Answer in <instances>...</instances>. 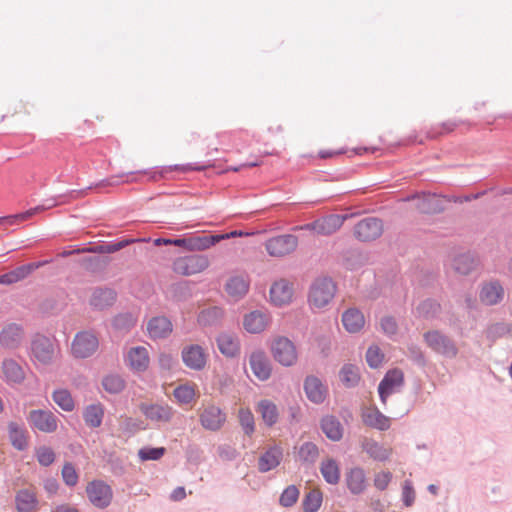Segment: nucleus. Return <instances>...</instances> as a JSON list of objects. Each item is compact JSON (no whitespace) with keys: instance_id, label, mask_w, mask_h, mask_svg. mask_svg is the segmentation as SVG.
I'll return each instance as SVG.
<instances>
[{"instance_id":"57","label":"nucleus","mask_w":512,"mask_h":512,"mask_svg":"<svg viewBox=\"0 0 512 512\" xmlns=\"http://www.w3.org/2000/svg\"><path fill=\"white\" fill-rule=\"evenodd\" d=\"M62 479L68 487H74L78 483L79 476L72 463L67 462L64 464L62 468Z\"/></svg>"},{"instance_id":"61","label":"nucleus","mask_w":512,"mask_h":512,"mask_svg":"<svg viewBox=\"0 0 512 512\" xmlns=\"http://www.w3.org/2000/svg\"><path fill=\"white\" fill-rule=\"evenodd\" d=\"M407 356L414 364L418 365L419 367L426 366V357L419 346L414 344L410 345L408 347Z\"/></svg>"},{"instance_id":"41","label":"nucleus","mask_w":512,"mask_h":512,"mask_svg":"<svg viewBox=\"0 0 512 512\" xmlns=\"http://www.w3.org/2000/svg\"><path fill=\"white\" fill-rule=\"evenodd\" d=\"M362 421L366 426L371 428L386 431L390 428V420L378 408H374L369 412L362 414Z\"/></svg>"},{"instance_id":"42","label":"nucleus","mask_w":512,"mask_h":512,"mask_svg":"<svg viewBox=\"0 0 512 512\" xmlns=\"http://www.w3.org/2000/svg\"><path fill=\"white\" fill-rule=\"evenodd\" d=\"M478 265V259L470 252L458 255L453 260V267L461 275H468Z\"/></svg>"},{"instance_id":"13","label":"nucleus","mask_w":512,"mask_h":512,"mask_svg":"<svg viewBox=\"0 0 512 512\" xmlns=\"http://www.w3.org/2000/svg\"><path fill=\"white\" fill-rule=\"evenodd\" d=\"M181 358L184 365L194 371H201L206 367L208 354L199 344H190L183 347Z\"/></svg>"},{"instance_id":"17","label":"nucleus","mask_w":512,"mask_h":512,"mask_svg":"<svg viewBox=\"0 0 512 512\" xmlns=\"http://www.w3.org/2000/svg\"><path fill=\"white\" fill-rule=\"evenodd\" d=\"M303 388L308 400L314 404H322L328 396L327 386L314 375L304 379Z\"/></svg>"},{"instance_id":"59","label":"nucleus","mask_w":512,"mask_h":512,"mask_svg":"<svg viewBox=\"0 0 512 512\" xmlns=\"http://www.w3.org/2000/svg\"><path fill=\"white\" fill-rule=\"evenodd\" d=\"M38 210H39V207H36V208L29 209L27 211H24V212H21L18 214L0 217V224L7 223L9 225H14L19 221H25V220L29 219L30 217H32Z\"/></svg>"},{"instance_id":"63","label":"nucleus","mask_w":512,"mask_h":512,"mask_svg":"<svg viewBox=\"0 0 512 512\" xmlns=\"http://www.w3.org/2000/svg\"><path fill=\"white\" fill-rule=\"evenodd\" d=\"M217 453L218 456L224 461H233L239 456L238 451L234 447L227 444L219 445L217 447Z\"/></svg>"},{"instance_id":"5","label":"nucleus","mask_w":512,"mask_h":512,"mask_svg":"<svg viewBox=\"0 0 512 512\" xmlns=\"http://www.w3.org/2000/svg\"><path fill=\"white\" fill-rule=\"evenodd\" d=\"M99 347V339L91 330L79 331L76 333L71 351L75 358L85 359L91 357Z\"/></svg>"},{"instance_id":"38","label":"nucleus","mask_w":512,"mask_h":512,"mask_svg":"<svg viewBox=\"0 0 512 512\" xmlns=\"http://www.w3.org/2000/svg\"><path fill=\"white\" fill-rule=\"evenodd\" d=\"M38 504L36 494L29 489H20L15 495V505L18 512H35Z\"/></svg>"},{"instance_id":"26","label":"nucleus","mask_w":512,"mask_h":512,"mask_svg":"<svg viewBox=\"0 0 512 512\" xmlns=\"http://www.w3.org/2000/svg\"><path fill=\"white\" fill-rule=\"evenodd\" d=\"M504 288L498 280L485 283L479 293L480 301L486 306H493L502 301Z\"/></svg>"},{"instance_id":"51","label":"nucleus","mask_w":512,"mask_h":512,"mask_svg":"<svg viewBox=\"0 0 512 512\" xmlns=\"http://www.w3.org/2000/svg\"><path fill=\"white\" fill-rule=\"evenodd\" d=\"M299 495L300 491L297 486L289 485L282 491L279 497V504L285 508L292 507L297 502Z\"/></svg>"},{"instance_id":"31","label":"nucleus","mask_w":512,"mask_h":512,"mask_svg":"<svg viewBox=\"0 0 512 512\" xmlns=\"http://www.w3.org/2000/svg\"><path fill=\"white\" fill-rule=\"evenodd\" d=\"M360 446L374 461L384 462L391 456V450L385 448L381 443L368 437L360 440Z\"/></svg>"},{"instance_id":"1","label":"nucleus","mask_w":512,"mask_h":512,"mask_svg":"<svg viewBox=\"0 0 512 512\" xmlns=\"http://www.w3.org/2000/svg\"><path fill=\"white\" fill-rule=\"evenodd\" d=\"M335 293L336 285L331 278H317L314 280L309 290V304L312 308L321 309L331 302Z\"/></svg>"},{"instance_id":"27","label":"nucleus","mask_w":512,"mask_h":512,"mask_svg":"<svg viewBox=\"0 0 512 512\" xmlns=\"http://www.w3.org/2000/svg\"><path fill=\"white\" fill-rule=\"evenodd\" d=\"M345 482L349 492L353 495L362 494L366 487L365 471L361 467H353L345 473Z\"/></svg>"},{"instance_id":"47","label":"nucleus","mask_w":512,"mask_h":512,"mask_svg":"<svg viewBox=\"0 0 512 512\" xmlns=\"http://www.w3.org/2000/svg\"><path fill=\"white\" fill-rule=\"evenodd\" d=\"M416 310L420 317L425 319H434L439 315L441 305L437 300L428 298L421 301Z\"/></svg>"},{"instance_id":"60","label":"nucleus","mask_w":512,"mask_h":512,"mask_svg":"<svg viewBox=\"0 0 512 512\" xmlns=\"http://www.w3.org/2000/svg\"><path fill=\"white\" fill-rule=\"evenodd\" d=\"M415 490L411 480H405L402 486V502L405 507H411L415 502Z\"/></svg>"},{"instance_id":"52","label":"nucleus","mask_w":512,"mask_h":512,"mask_svg":"<svg viewBox=\"0 0 512 512\" xmlns=\"http://www.w3.org/2000/svg\"><path fill=\"white\" fill-rule=\"evenodd\" d=\"M35 456L38 463L43 467L52 465L56 458L53 449L45 445L39 446L35 449Z\"/></svg>"},{"instance_id":"54","label":"nucleus","mask_w":512,"mask_h":512,"mask_svg":"<svg viewBox=\"0 0 512 512\" xmlns=\"http://www.w3.org/2000/svg\"><path fill=\"white\" fill-rule=\"evenodd\" d=\"M112 326L117 330H130L134 326V318L131 313H120L113 318Z\"/></svg>"},{"instance_id":"23","label":"nucleus","mask_w":512,"mask_h":512,"mask_svg":"<svg viewBox=\"0 0 512 512\" xmlns=\"http://www.w3.org/2000/svg\"><path fill=\"white\" fill-rule=\"evenodd\" d=\"M249 287V277L245 274H240L229 277L224 289L231 298L238 301L248 293Z\"/></svg>"},{"instance_id":"10","label":"nucleus","mask_w":512,"mask_h":512,"mask_svg":"<svg viewBox=\"0 0 512 512\" xmlns=\"http://www.w3.org/2000/svg\"><path fill=\"white\" fill-rule=\"evenodd\" d=\"M298 246V238L293 234H282L269 238L265 242L266 251L270 256L283 257L293 251Z\"/></svg>"},{"instance_id":"4","label":"nucleus","mask_w":512,"mask_h":512,"mask_svg":"<svg viewBox=\"0 0 512 512\" xmlns=\"http://www.w3.org/2000/svg\"><path fill=\"white\" fill-rule=\"evenodd\" d=\"M210 261L206 255L191 254L183 257H178L173 261V271L182 276H190L200 273L207 269Z\"/></svg>"},{"instance_id":"6","label":"nucleus","mask_w":512,"mask_h":512,"mask_svg":"<svg viewBox=\"0 0 512 512\" xmlns=\"http://www.w3.org/2000/svg\"><path fill=\"white\" fill-rule=\"evenodd\" d=\"M271 352L275 361L285 367L294 365L298 358L296 346L284 336H279L272 341Z\"/></svg>"},{"instance_id":"32","label":"nucleus","mask_w":512,"mask_h":512,"mask_svg":"<svg viewBox=\"0 0 512 512\" xmlns=\"http://www.w3.org/2000/svg\"><path fill=\"white\" fill-rule=\"evenodd\" d=\"M127 362L131 370L144 372L149 366L148 350L143 346L132 347L127 354Z\"/></svg>"},{"instance_id":"24","label":"nucleus","mask_w":512,"mask_h":512,"mask_svg":"<svg viewBox=\"0 0 512 512\" xmlns=\"http://www.w3.org/2000/svg\"><path fill=\"white\" fill-rule=\"evenodd\" d=\"M173 330L172 322L165 316L152 317L147 323L148 335L153 340L169 337Z\"/></svg>"},{"instance_id":"49","label":"nucleus","mask_w":512,"mask_h":512,"mask_svg":"<svg viewBox=\"0 0 512 512\" xmlns=\"http://www.w3.org/2000/svg\"><path fill=\"white\" fill-rule=\"evenodd\" d=\"M53 401L64 411L71 412L74 407V399L71 393L66 389H57L52 395Z\"/></svg>"},{"instance_id":"14","label":"nucleus","mask_w":512,"mask_h":512,"mask_svg":"<svg viewBox=\"0 0 512 512\" xmlns=\"http://www.w3.org/2000/svg\"><path fill=\"white\" fill-rule=\"evenodd\" d=\"M404 384V373L400 369L389 370L378 385V394L383 404H386L390 395L395 392V388Z\"/></svg>"},{"instance_id":"2","label":"nucleus","mask_w":512,"mask_h":512,"mask_svg":"<svg viewBox=\"0 0 512 512\" xmlns=\"http://www.w3.org/2000/svg\"><path fill=\"white\" fill-rule=\"evenodd\" d=\"M29 354L34 364L48 366L55 357V344L49 337L37 333L31 339Z\"/></svg>"},{"instance_id":"43","label":"nucleus","mask_w":512,"mask_h":512,"mask_svg":"<svg viewBox=\"0 0 512 512\" xmlns=\"http://www.w3.org/2000/svg\"><path fill=\"white\" fill-rule=\"evenodd\" d=\"M101 385L105 392L111 395H118L126 388V381L121 375L110 373L102 378Z\"/></svg>"},{"instance_id":"16","label":"nucleus","mask_w":512,"mask_h":512,"mask_svg":"<svg viewBox=\"0 0 512 512\" xmlns=\"http://www.w3.org/2000/svg\"><path fill=\"white\" fill-rule=\"evenodd\" d=\"M50 260H42L27 263L16 267L15 269L0 275V284L11 285L27 278L35 270L48 264Z\"/></svg>"},{"instance_id":"56","label":"nucleus","mask_w":512,"mask_h":512,"mask_svg":"<svg viewBox=\"0 0 512 512\" xmlns=\"http://www.w3.org/2000/svg\"><path fill=\"white\" fill-rule=\"evenodd\" d=\"M196 250L203 251L209 249L221 241L222 236L215 235H195Z\"/></svg>"},{"instance_id":"15","label":"nucleus","mask_w":512,"mask_h":512,"mask_svg":"<svg viewBox=\"0 0 512 512\" xmlns=\"http://www.w3.org/2000/svg\"><path fill=\"white\" fill-rule=\"evenodd\" d=\"M249 365L254 376L260 381H266L270 378L272 367L266 353L261 349H256L249 355Z\"/></svg>"},{"instance_id":"30","label":"nucleus","mask_w":512,"mask_h":512,"mask_svg":"<svg viewBox=\"0 0 512 512\" xmlns=\"http://www.w3.org/2000/svg\"><path fill=\"white\" fill-rule=\"evenodd\" d=\"M320 428L325 436L333 442L340 441L344 434L342 423L334 415L323 416L320 420Z\"/></svg>"},{"instance_id":"50","label":"nucleus","mask_w":512,"mask_h":512,"mask_svg":"<svg viewBox=\"0 0 512 512\" xmlns=\"http://www.w3.org/2000/svg\"><path fill=\"white\" fill-rule=\"evenodd\" d=\"M239 423L245 435L251 437L255 432V418L250 409L239 410Z\"/></svg>"},{"instance_id":"36","label":"nucleus","mask_w":512,"mask_h":512,"mask_svg":"<svg viewBox=\"0 0 512 512\" xmlns=\"http://www.w3.org/2000/svg\"><path fill=\"white\" fill-rule=\"evenodd\" d=\"M139 241H145V239L127 238V239H122L119 241H112V242H108V243H102V244L94 245L91 247L83 248L82 251H86V252L94 253V254H111V253H115V252L127 247L128 245H130L132 243L139 242Z\"/></svg>"},{"instance_id":"62","label":"nucleus","mask_w":512,"mask_h":512,"mask_svg":"<svg viewBox=\"0 0 512 512\" xmlns=\"http://www.w3.org/2000/svg\"><path fill=\"white\" fill-rule=\"evenodd\" d=\"M380 325L383 333L388 337H392L398 332V324L395 318L392 316L383 317L381 319Z\"/></svg>"},{"instance_id":"55","label":"nucleus","mask_w":512,"mask_h":512,"mask_svg":"<svg viewBox=\"0 0 512 512\" xmlns=\"http://www.w3.org/2000/svg\"><path fill=\"white\" fill-rule=\"evenodd\" d=\"M166 452L164 447H144L138 452V456L142 461L159 460Z\"/></svg>"},{"instance_id":"37","label":"nucleus","mask_w":512,"mask_h":512,"mask_svg":"<svg viewBox=\"0 0 512 512\" xmlns=\"http://www.w3.org/2000/svg\"><path fill=\"white\" fill-rule=\"evenodd\" d=\"M105 414L104 405L100 402L87 405L83 410V420L90 429H96L102 425Z\"/></svg>"},{"instance_id":"19","label":"nucleus","mask_w":512,"mask_h":512,"mask_svg":"<svg viewBox=\"0 0 512 512\" xmlns=\"http://www.w3.org/2000/svg\"><path fill=\"white\" fill-rule=\"evenodd\" d=\"M350 215L328 214L314 220L313 226L316 227V233L323 236H329L338 231Z\"/></svg>"},{"instance_id":"21","label":"nucleus","mask_w":512,"mask_h":512,"mask_svg":"<svg viewBox=\"0 0 512 512\" xmlns=\"http://www.w3.org/2000/svg\"><path fill=\"white\" fill-rule=\"evenodd\" d=\"M225 311L220 306H209L199 311L197 315V323L200 327L217 328L221 326L224 319Z\"/></svg>"},{"instance_id":"40","label":"nucleus","mask_w":512,"mask_h":512,"mask_svg":"<svg viewBox=\"0 0 512 512\" xmlns=\"http://www.w3.org/2000/svg\"><path fill=\"white\" fill-rule=\"evenodd\" d=\"M256 411L261 415V418L267 427H273L279 419V411L272 401L263 399L257 403Z\"/></svg>"},{"instance_id":"29","label":"nucleus","mask_w":512,"mask_h":512,"mask_svg":"<svg viewBox=\"0 0 512 512\" xmlns=\"http://www.w3.org/2000/svg\"><path fill=\"white\" fill-rule=\"evenodd\" d=\"M268 322V314L260 310H254L244 316L243 327L248 333L258 334L265 330Z\"/></svg>"},{"instance_id":"53","label":"nucleus","mask_w":512,"mask_h":512,"mask_svg":"<svg viewBox=\"0 0 512 512\" xmlns=\"http://www.w3.org/2000/svg\"><path fill=\"white\" fill-rule=\"evenodd\" d=\"M384 359L381 349L377 345H371L366 351V362L370 368H378Z\"/></svg>"},{"instance_id":"45","label":"nucleus","mask_w":512,"mask_h":512,"mask_svg":"<svg viewBox=\"0 0 512 512\" xmlns=\"http://www.w3.org/2000/svg\"><path fill=\"white\" fill-rule=\"evenodd\" d=\"M339 377L346 388H353L359 384L360 370L356 365L347 363L340 369Z\"/></svg>"},{"instance_id":"20","label":"nucleus","mask_w":512,"mask_h":512,"mask_svg":"<svg viewBox=\"0 0 512 512\" xmlns=\"http://www.w3.org/2000/svg\"><path fill=\"white\" fill-rule=\"evenodd\" d=\"M24 338V329L17 323H9L0 331V344L7 349L18 348Z\"/></svg>"},{"instance_id":"7","label":"nucleus","mask_w":512,"mask_h":512,"mask_svg":"<svg viewBox=\"0 0 512 512\" xmlns=\"http://www.w3.org/2000/svg\"><path fill=\"white\" fill-rule=\"evenodd\" d=\"M89 502L98 509L107 508L113 499V490L103 480H92L86 486Z\"/></svg>"},{"instance_id":"34","label":"nucleus","mask_w":512,"mask_h":512,"mask_svg":"<svg viewBox=\"0 0 512 512\" xmlns=\"http://www.w3.org/2000/svg\"><path fill=\"white\" fill-rule=\"evenodd\" d=\"M217 346L221 354L228 358H235L240 354L239 339L229 333H221L216 338Z\"/></svg>"},{"instance_id":"8","label":"nucleus","mask_w":512,"mask_h":512,"mask_svg":"<svg viewBox=\"0 0 512 512\" xmlns=\"http://www.w3.org/2000/svg\"><path fill=\"white\" fill-rule=\"evenodd\" d=\"M353 233L360 242L374 241L383 233V221L373 216L365 217L356 223Z\"/></svg>"},{"instance_id":"35","label":"nucleus","mask_w":512,"mask_h":512,"mask_svg":"<svg viewBox=\"0 0 512 512\" xmlns=\"http://www.w3.org/2000/svg\"><path fill=\"white\" fill-rule=\"evenodd\" d=\"M8 437L11 445L18 451L28 448L27 430L23 424L11 421L8 424Z\"/></svg>"},{"instance_id":"12","label":"nucleus","mask_w":512,"mask_h":512,"mask_svg":"<svg viewBox=\"0 0 512 512\" xmlns=\"http://www.w3.org/2000/svg\"><path fill=\"white\" fill-rule=\"evenodd\" d=\"M227 420V414L218 406L209 404L199 413L201 426L208 431H219Z\"/></svg>"},{"instance_id":"22","label":"nucleus","mask_w":512,"mask_h":512,"mask_svg":"<svg viewBox=\"0 0 512 512\" xmlns=\"http://www.w3.org/2000/svg\"><path fill=\"white\" fill-rule=\"evenodd\" d=\"M1 369L3 372L4 381L10 385H21L26 377L24 368L14 359H4L2 361Z\"/></svg>"},{"instance_id":"18","label":"nucleus","mask_w":512,"mask_h":512,"mask_svg":"<svg viewBox=\"0 0 512 512\" xmlns=\"http://www.w3.org/2000/svg\"><path fill=\"white\" fill-rule=\"evenodd\" d=\"M117 292L110 287H95L92 290L89 304L93 310L103 311L114 305Z\"/></svg>"},{"instance_id":"58","label":"nucleus","mask_w":512,"mask_h":512,"mask_svg":"<svg viewBox=\"0 0 512 512\" xmlns=\"http://www.w3.org/2000/svg\"><path fill=\"white\" fill-rule=\"evenodd\" d=\"M194 396V389L188 385H180L174 390V397L182 404H189Z\"/></svg>"},{"instance_id":"9","label":"nucleus","mask_w":512,"mask_h":512,"mask_svg":"<svg viewBox=\"0 0 512 512\" xmlns=\"http://www.w3.org/2000/svg\"><path fill=\"white\" fill-rule=\"evenodd\" d=\"M199 168L193 167L192 164H175L170 166H163L160 168H154L150 170H138L132 171L127 174L131 181H138L139 177L146 176L148 180L158 181L162 178H167L168 175L173 171L180 173H186L188 171L198 170Z\"/></svg>"},{"instance_id":"11","label":"nucleus","mask_w":512,"mask_h":512,"mask_svg":"<svg viewBox=\"0 0 512 512\" xmlns=\"http://www.w3.org/2000/svg\"><path fill=\"white\" fill-rule=\"evenodd\" d=\"M27 421L32 429H36L44 433H53L58 427V419L56 415L49 410H31L27 415Z\"/></svg>"},{"instance_id":"46","label":"nucleus","mask_w":512,"mask_h":512,"mask_svg":"<svg viewBox=\"0 0 512 512\" xmlns=\"http://www.w3.org/2000/svg\"><path fill=\"white\" fill-rule=\"evenodd\" d=\"M320 472L328 484L335 485L340 480L339 466L337 461L332 458L321 463Z\"/></svg>"},{"instance_id":"3","label":"nucleus","mask_w":512,"mask_h":512,"mask_svg":"<svg viewBox=\"0 0 512 512\" xmlns=\"http://www.w3.org/2000/svg\"><path fill=\"white\" fill-rule=\"evenodd\" d=\"M427 346L435 353L445 358L453 359L458 355L455 341L440 330H431L423 334Z\"/></svg>"},{"instance_id":"25","label":"nucleus","mask_w":512,"mask_h":512,"mask_svg":"<svg viewBox=\"0 0 512 512\" xmlns=\"http://www.w3.org/2000/svg\"><path fill=\"white\" fill-rule=\"evenodd\" d=\"M144 416L156 422H169L173 417V409L167 404H145L140 405Z\"/></svg>"},{"instance_id":"33","label":"nucleus","mask_w":512,"mask_h":512,"mask_svg":"<svg viewBox=\"0 0 512 512\" xmlns=\"http://www.w3.org/2000/svg\"><path fill=\"white\" fill-rule=\"evenodd\" d=\"M270 299L277 306L288 304L293 296V290L286 280H279L272 284L270 288Z\"/></svg>"},{"instance_id":"64","label":"nucleus","mask_w":512,"mask_h":512,"mask_svg":"<svg viewBox=\"0 0 512 512\" xmlns=\"http://www.w3.org/2000/svg\"><path fill=\"white\" fill-rule=\"evenodd\" d=\"M392 477L393 475L390 471H382L375 475L374 486L378 490L383 491L388 487L389 483L392 480Z\"/></svg>"},{"instance_id":"39","label":"nucleus","mask_w":512,"mask_h":512,"mask_svg":"<svg viewBox=\"0 0 512 512\" xmlns=\"http://www.w3.org/2000/svg\"><path fill=\"white\" fill-rule=\"evenodd\" d=\"M342 323L349 333H357L364 327L365 318L359 309L349 308L342 315Z\"/></svg>"},{"instance_id":"28","label":"nucleus","mask_w":512,"mask_h":512,"mask_svg":"<svg viewBox=\"0 0 512 512\" xmlns=\"http://www.w3.org/2000/svg\"><path fill=\"white\" fill-rule=\"evenodd\" d=\"M283 459V450L275 445L269 447L261 454L258 460V470L261 473H267L278 467Z\"/></svg>"},{"instance_id":"44","label":"nucleus","mask_w":512,"mask_h":512,"mask_svg":"<svg viewBox=\"0 0 512 512\" xmlns=\"http://www.w3.org/2000/svg\"><path fill=\"white\" fill-rule=\"evenodd\" d=\"M319 455L320 451L318 446L311 441L302 443L298 450L299 460L302 464L307 466H313L316 463Z\"/></svg>"},{"instance_id":"48","label":"nucleus","mask_w":512,"mask_h":512,"mask_svg":"<svg viewBox=\"0 0 512 512\" xmlns=\"http://www.w3.org/2000/svg\"><path fill=\"white\" fill-rule=\"evenodd\" d=\"M323 502V493L319 489L309 491L302 500L304 512H317Z\"/></svg>"}]
</instances>
